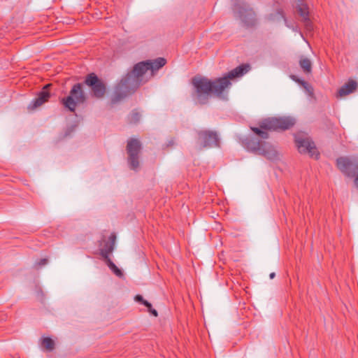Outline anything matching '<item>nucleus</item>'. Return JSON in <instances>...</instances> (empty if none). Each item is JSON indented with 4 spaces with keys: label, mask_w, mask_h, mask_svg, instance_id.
Returning a JSON list of instances; mask_svg holds the SVG:
<instances>
[{
    "label": "nucleus",
    "mask_w": 358,
    "mask_h": 358,
    "mask_svg": "<svg viewBox=\"0 0 358 358\" xmlns=\"http://www.w3.org/2000/svg\"><path fill=\"white\" fill-rule=\"evenodd\" d=\"M250 66L242 64L224 74L221 78L208 79L205 76H194L191 80L193 86L192 97L196 104L206 105L208 103L211 94L219 99H225L227 90L231 87V80L240 78L248 73Z\"/></svg>",
    "instance_id": "1"
},
{
    "label": "nucleus",
    "mask_w": 358,
    "mask_h": 358,
    "mask_svg": "<svg viewBox=\"0 0 358 358\" xmlns=\"http://www.w3.org/2000/svg\"><path fill=\"white\" fill-rule=\"evenodd\" d=\"M166 64V60L164 57H158L152 60L148 59L136 64L133 69L115 86L110 98V107H113L127 96L135 93L140 86L147 83L148 79H144V77L148 70L151 71L150 77H152L155 72Z\"/></svg>",
    "instance_id": "2"
},
{
    "label": "nucleus",
    "mask_w": 358,
    "mask_h": 358,
    "mask_svg": "<svg viewBox=\"0 0 358 358\" xmlns=\"http://www.w3.org/2000/svg\"><path fill=\"white\" fill-rule=\"evenodd\" d=\"M259 127H251L250 129L263 139L268 138L266 131H285L295 124V120L290 117H272L262 120L259 122Z\"/></svg>",
    "instance_id": "3"
},
{
    "label": "nucleus",
    "mask_w": 358,
    "mask_h": 358,
    "mask_svg": "<svg viewBox=\"0 0 358 358\" xmlns=\"http://www.w3.org/2000/svg\"><path fill=\"white\" fill-rule=\"evenodd\" d=\"M87 99V94L83 90V84L77 83L74 84L67 96L60 99V103L69 111L74 113L77 106L84 105Z\"/></svg>",
    "instance_id": "4"
},
{
    "label": "nucleus",
    "mask_w": 358,
    "mask_h": 358,
    "mask_svg": "<svg viewBox=\"0 0 358 358\" xmlns=\"http://www.w3.org/2000/svg\"><path fill=\"white\" fill-rule=\"evenodd\" d=\"M142 150L141 142L135 138L127 140L126 151L127 154V164L129 168L137 172L140 168V155Z\"/></svg>",
    "instance_id": "5"
},
{
    "label": "nucleus",
    "mask_w": 358,
    "mask_h": 358,
    "mask_svg": "<svg viewBox=\"0 0 358 358\" xmlns=\"http://www.w3.org/2000/svg\"><path fill=\"white\" fill-rule=\"evenodd\" d=\"M196 143L199 150L220 147V138L216 131L203 129L197 131Z\"/></svg>",
    "instance_id": "6"
},
{
    "label": "nucleus",
    "mask_w": 358,
    "mask_h": 358,
    "mask_svg": "<svg viewBox=\"0 0 358 358\" xmlns=\"http://www.w3.org/2000/svg\"><path fill=\"white\" fill-rule=\"evenodd\" d=\"M84 84L88 86L91 91L92 96L101 99L106 93V85L94 73H90L85 76Z\"/></svg>",
    "instance_id": "7"
},
{
    "label": "nucleus",
    "mask_w": 358,
    "mask_h": 358,
    "mask_svg": "<svg viewBox=\"0 0 358 358\" xmlns=\"http://www.w3.org/2000/svg\"><path fill=\"white\" fill-rule=\"evenodd\" d=\"M234 10L246 27H253L256 24L255 13L254 10L245 3H236L234 6Z\"/></svg>",
    "instance_id": "8"
},
{
    "label": "nucleus",
    "mask_w": 358,
    "mask_h": 358,
    "mask_svg": "<svg viewBox=\"0 0 358 358\" xmlns=\"http://www.w3.org/2000/svg\"><path fill=\"white\" fill-rule=\"evenodd\" d=\"M295 143L300 153H308L311 157L318 158L320 153L317 152L314 142L310 138L296 136Z\"/></svg>",
    "instance_id": "9"
},
{
    "label": "nucleus",
    "mask_w": 358,
    "mask_h": 358,
    "mask_svg": "<svg viewBox=\"0 0 358 358\" xmlns=\"http://www.w3.org/2000/svg\"><path fill=\"white\" fill-rule=\"evenodd\" d=\"M338 169L346 176L353 178L358 173V163L346 157H341L336 159Z\"/></svg>",
    "instance_id": "10"
},
{
    "label": "nucleus",
    "mask_w": 358,
    "mask_h": 358,
    "mask_svg": "<svg viewBox=\"0 0 358 358\" xmlns=\"http://www.w3.org/2000/svg\"><path fill=\"white\" fill-rule=\"evenodd\" d=\"M52 87V84H51V83L46 84L42 88L41 91H40L38 93L37 96L35 99H34L31 101V103L29 104V106L27 107L28 110H33L40 107L41 106L44 104L45 102H47L51 96L50 92V89Z\"/></svg>",
    "instance_id": "11"
},
{
    "label": "nucleus",
    "mask_w": 358,
    "mask_h": 358,
    "mask_svg": "<svg viewBox=\"0 0 358 358\" xmlns=\"http://www.w3.org/2000/svg\"><path fill=\"white\" fill-rule=\"evenodd\" d=\"M296 9L304 23L306 29L308 31H311L313 29V25L309 17L310 13L308 5L300 0L296 4Z\"/></svg>",
    "instance_id": "12"
},
{
    "label": "nucleus",
    "mask_w": 358,
    "mask_h": 358,
    "mask_svg": "<svg viewBox=\"0 0 358 358\" xmlns=\"http://www.w3.org/2000/svg\"><path fill=\"white\" fill-rule=\"evenodd\" d=\"M264 142L256 137L250 136H247L243 140V143L248 150L258 155Z\"/></svg>",
    "instance_id": "13"
},
{
    "label": "nucleus",
    "mask_w": 358,
    "mask_h": 358,
    "mask_svg": "<svg viewBox=\"0 0 358 358\" xmlns=\"http://www.w3.org/2000/svg\"><path fill=\"white\" fill-rule=\"evenodd\" d=\"M258 155L264 156L268 160H275L278 157V153L275 148L265 141L262 144Z\"/></svg>",
    "instance_id": "14"
},
{
    "label": "nucleus",
    "mask_w": 358,
    "mask_h": 358,
    "mask_svg": "<svg viewBox=\"0 0 358 358\" xmlns=\"http://www.w3.org/2000/svg\"><path fill=\"white\" fill-rule=\"evenodd\" d=\"M116 241V234L113 232L108 238V241L105 243L104 246L100 249V255L103 259L110 258L109 255L114 250Z\"/></svg>",
    "instance_id": "15"
},
{
    "label": "nucleus",
    "mask_w": 358,
    "mask_h": 358,
    "mask_svg": "<svg viewBox=\"0 0 358 358\" xmlns=\"http://www.w3.org/2000/svg\"><path fill=\"white\" fill-rule=\"evenodd\" d=\"M357 87V83L354 80H349L344 85H343L338 91V96H343L352 93L356 90Z\"/></svg>",
    "instance_id": "16"
},
{
    "label": "nucleus",
    "mask_w": 358,
    "mask_h": 358,
    "mask_svg": "<svg viewBox=\"0 0 358 358\" xmlns=\"http://www.w3.org/2000/svg\"><path fill=\"white\" fill-rule=\"evenodd\" d=\"M299 66L305 73H309L312 71L311 61L304 57H301L299 59Z\"/></svg>",
    "instance_id": "17"
},
{
    "label": "nucleus",
    "mask_w": 358,
    "mask_h": 358,
    "mask_svg": "<svg viewBox=\"0 0 358 358\" xmlns=\"http://www.w3.org/2000/svg\"><path fill=\"white\" fill-rule=\"evenodd\" d=\"M41 347L48 352L52 351L55 348V341L50 337H43L41 338Z\"/></svg>",
    "instance_id": "18"
},
{
    "label": "nucleus",
    "mask_w": 358,
    "mask_h": 358,
    "mask_svg": "<svg viewBox=\"0 0 358 358\" xmlns=\"http://www.w3.org/2000/svg\"><path fill=\"white\" fill-rule=\"evenodd\" d=\"M107 266L114 273L115 275L121 278L123 276V272L111 261L110 258L104 259Z\"/></svg>",
    "instance_id": "19"
},
{
    "label": "nucleus",
    "mask_w": 358,
    "mask_h": 358,
    "mask_svg": "<svg viewBox=\"0 0 358 358\" xmlns=\"http://www.w3.org/2000/svg\"><path fill=\"white\" fill-rule=\"evenodd\" d=\"M141 117V115L140 113L136 109H134L129 114L128 121L131 124H137L139 122Z\"/></svg>",
    "instance_id": "20"
},
{
    "label": "nucleus",
    "mask_w": 358,
    "mask_h": 358,
    "mask_svg": "<svg viewBox=\"0 0 358 358\" xmlns=\"http://www.w3.org/2000/svg\"><path fill=\"white\" fill-rule=\"evenodd\" d=\"M134 299L136 301L144 305L147 308H151V303L148 302V301L145 300L143 297V296L140 294H137L135 296Z\"/></svg>",
    "instance_id": "21"
},
{
    "label": "nucleus",
    "mask_w": 358,
    "mask_h": 358,
    "mask_svg": "<svg viewBox=\"0 0 358 358\" xmlns=\"http://www.w3.org/2000/svg\"><path fill=\"white\" fill-rule=\"evenodd\" d=\"M305 90V91L308 93L309 96H313L314 94V89L313 86L308 83L307 81L306 83H303V85L301 86Z\"/></svg>",
    "instance_id": "22"
},
{
    "label": "nucleus",
    "mask_w": 358,
    "mask_h": 358,
    "mask_svg": "<svg viewBox=\"0 0 358 358\" xmlns=\"http://www.w3.org/2000/svg\"><path fill=\"white\" fill-rule=\"evenodd\" d=\"M48 263V259L47 258H43V259H41L38 261L36 262L34 266L36 269H39L42 266L46 265Z\"/></svg>",
    "instance_id": "23"
},
{
    "label": "nucleus",
    "mask_w": 358,
    "mask_h": 358,
    "mask_svg": "<svg viewBox=\"0 0 358 358\" xmlns=\"http://www.w3.org/2000/svg\"><path fill=\"white\" fill-rule=\"evenodd\" d=\"M148 312H150L152 315L157 317L158 315L157 311L152 308V306H151L150 308H148Z\"/></svg>",
    "instance_id": "24"
},
{
    "label": "nucleus",
    "mask_w": 358,
    "mask_h": 358,
    "mask_svg": "<svg viewBox=\"0 0 358 358\" xmlns=\"http://www.w3.org/2000/svg\"><path fill=\"white\" fill-rule=\"evenodd\" d=\"M295 82L299 83L301 86L303 85V83H306V81L304 80L300 79L299 78V79L295 80Z\"/></svg>",
    "instance_id": "25"
},
{
    "label": "nucleus",
    "mask_w": 358,
    "mask_h": 358,
    "mask_svg": "<svg viewBox=\"0 0 358 358\" xmlns=\"http://www.w3.org/2000/svg\"><path fill=\"white\" fill-rule=\"evenodd\" d=\"M355 184L357 186V187L358 188V173H357V176L355 178Z\"/></svg>",
    "instance_id": "26"
},
{
    "label": "nucleus",
    "mask_w": 358,
    "mask_h": 358,
    "mask_svg": "<svg viewBox=\"0 0 358 358\" xmlns=\"http://www.w3.org/2000/svg\"><path fill=\"white\" fill-rule=\"evenodd\" d=\"M290 78H292V80H293L294 81H295V80L299 79V78H298L296 76H295V75H292V76H290Z\"/></svg>",
    "instance_id": "27"
},
{
    "label": "nucleus",
    "mask_w": 358,
    "mask_h": 358,
    "mask_svg": "<svg viewBox=\"0 0 358 358\" xmlns=\"http://www.w3.org/2000/svg\"><path fill=\"white\" fill-rule=\"evenodd\" d=\"M275 273H273H273H270V275H269V278H270L271 279L274 278V277H275Z\"/></svg>",
    "instance_id": "28"
}]
</instances>
